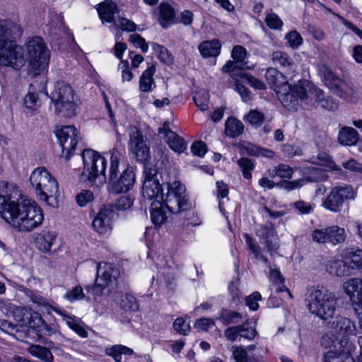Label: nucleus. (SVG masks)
<instances>
[{
    "instance_id": "nucleus-38",
    "label": "nucleus",
    "mask_w": 362,
    "mask_h": 362,
    "mask_svg": "<svg viewBox=\"0 0 362 362\" xmlns=\"http://www.w3.org/2000/svg\"><path fill=\"white\" fill-rule=\"evenodd\" d=\"M345 259L347 260L352 271L362 269V250L347 251L345 254Z\"/></svg>"
},
{
    "instance_id": "nucleus-22",
    "label": "nucleus",
    "mask_w": 362,
    "mask_h": 362,
    "mask_svg": "<svg viewBox=\"0 0 362 362\" xmlns=\"http://www.w3.org/2000/svg\"><path fill=\"white\" fill-rule=\"evenodd\" d=\"M22 35L20 26L11 21L0 20V47L8 40L18 38Z\"/></svg>"
},
{
    "instance_id": "nucleus-37",
    "label": "nucleus",
    "mask_w": 362,
    "mask_h": 362,
    "mask_svg": "<svg viewBox=\"0 0 362 362\" xmlns=\"http://www.w3.org/2000/svg\"><path fill=\"white\" fill-rule=\"evenodd\" d=\"M225 132L230 137H236L243 132V123L234 117H229L225 124Z\"/></svg>"
},
{
    "instance_id": "nucleus-51",
    "label": "nucleus",
    "mask_w": 362,
    "mask_h": 362,
    "mask_svg": "<svg viewBox=\"0 0 362 362\" xmlns=\"http://www.w3.org/2000/svg\"><path fill=\"white\" fill-rule=\"evenodd\" d=\"M274 172L275 173V175L282 178L290 179L292 177L293 170L291 167L281 163L275 167Z\"/></svg>"
},
{
    "instance_id": "nucleus-33",
    "label": "nucleus",
    "mask_w": 362,
    "mask_h": 362,
    "mask_svg": "<svg viewBox=\"0 0 362 362\" xmlns=\"http://www.w3.org/2000/svg\"><path fill=\"white\" fill-rule=\"evenodd\" d=\"M54 310L60 316H62V320L65 322L66 325H68L76 333H77L80 337L83 338L87 337V331L84 329L83 327L78 324L74 317L66 315L64 311L59 309H54Z\"/></svg>"
},
{
    "instance_id": "nucleus-32",
    "label": "nucleus",
    "mask_w": 362,
    "mask_h": 362,
    "mask_svg": "<svg viewBox=\"0 0 362 362\" xmlns=\"http://www.w3.org/2000/svg\"><path fill=\"white\" fill-rule=\"evenodd\" d=\"M28 351L33 356L43 362H52L54 356L50 350L45 346L32 344L28 348Z\"/></svg>"
},
{
    "instance_id": "nucleus-34",
    "label": "nucleus",
    "mask_w": 362,
    "mask_h": 362,
    "mask_svg": "<svg viewBox=\"0 0 362 362\" xmlns=\"http://www.w3.org/2000/svg\"><path fill=\"white\" fill-rule=\"evenodd\" d=\"M134 351L125 346L117 344L107 348L105 350V354L112 356L116 362H122V356H131Z\"/></svg>"
},
{
    "instance_id": "nucleus-45",
    "label": "nucleus",
    "mask_w": 362,
    "mask_h": 362,
    "mask_svg": "<svg viewBox=\"0 0 362 362\" xmlns=\"http://www.w3.org/2000/svg\"><path fill=\"white\" fill-rule=\"evenodd\" d=\"M323 79L326 86H327L329 88H339L341 87V83H343V81L339 78L337 77L334 73H332L329 69H326L325 71Z\"/></svg>"
},
{
    "instance_id": "nucleus-13",
    "label": "nucleus",
    "mask_w": 362,
    "mask_h": 362,
    "mask_svg": "<svg viewBox=\"0 0 362 362\" xmlns=\"http://www.w3.org/2000/svg\"><path fill=\"white\" fill-rule=\"evenodd\" d=\"M328 327L334 336L336 340H339L340 346L343 343L347 344V339L350 336L357 334L356 324L349 318L343 316H337L329 321Z\"/></svg>"
},
{
    "instance_id": "nucleus-56",
    "label": "nucleus",
    "mask_w": 362,
    "mask_h": 362,
    "mask_svg": "<svg viewBox=\"0 0 362 362\" xmlns=\"http://www.w3.org/2000/svg\"><path fill=\"white\" fill-rule=\"evenodd\" d=\"M94 198L93 194L90 190H83L76 196V202L81 206H86L88 202H91Z\"/></svg>"
},
{
    "instance_id": "nucleus-46",
    "label": "nucleus",
    "mask_w": 362,
    "mask_h": 362,
    "mask_svg": "<svg viewBox=\"0 0 362 362\" xmlns=\"http://www.w3.org/2000/svg\"><path fill=\"white\" fill-rule=\"evenodd\" d=\"M134 202V199L130 196H122L119 197L115 204L110 205L113 207L115 211L126 210L129 209Z\"/></svg>"
},
{
    "instance_id": "nucleus-19",
    "label": "nucleus",
    "mask_w": 362,
    "mask_h": 362,
    "mask_svg": "<svg viewBox=\"0 0 362 362\" xmlns=\"http://www.w3.org/2000/svg\"><path fill=\"white\" fill-rule=\"evenodd\" d=\"M158 133L164 135L169 147L175 152L182 153L187 148V143L183 138L170 129L169 122H164L163 127L159 128Z\"/></svg>"
},
{
    "instance_id": "nucleus-60",
    "label": "nucleus",
    "mask_w": 362,
    "mask_h": 362,
    "mask_svg": "<svg viewBox=\"0 0 362 362\" xmlns=\"http://www.w3.org/2000/svg\"><path fill=\"white\" fill-rule=\"evenodd\" d=\"M242 79L245 80L252 87L255 89L263 90L266 88L264 83L255 76L245 73Z\"/></svg>"
},
{
    "instance_id": "nucleus-52",
    "label": "nucleus",
    "mask_w": 362,
    "mask_h": 362,
    "mask_svg": "<svg viewBox=\"0 0 362 362\" xmlns=\"http://www.w3.org/2000/svg\"><path fill=\"white\" fill-rule=\"evenodd\" d=\"M173 328L180 334L186 335L190 329V326L186 320L182 317H178L173 323Z\"/></svg>"
},
{
    "instance_id": "nucleus-30",
    "label": "nucleus",
    "mask_w": 362,
    "mask_h": 362,
    "mask_svg": "<svg viewBox=\"0 0 362 362\" xmlns=\"http://www.w3.org/2000/svg\"><path fill=\"white\" fill-rule=\"evenodd\" d=\"M221 44L218 40L204 41L199 45V50L203 57H216L220 54Z\"/></svg>"
},
{
    "instance_id": "nucleus-43",
    "label": "nucleus",
    "mask_w": 362,
    "mask_h": 362,
    "mask_svg": "<svg viewBox=\"0 0 362 362\" xmlns=\"http://www.w3.org/2000/svg\"><path fill=\"white\" fill-rule=\"evenodd\" d=\"M323 362H355V361L351 356H344L331 349L325 354Z\"/></svg>"
},
{
    "instance_id": "nucleus-64",
    "label": "nucleus",
    "mask_w": 362,
    "mask_h": 362,
    "mask_svg": "<svg viewBox=\"0 0 362 362\" xmlns=\"http://www.w3.org/2000/svg\"><path fill=\"white\" fill-rule=\"evenodd\" d=\"M294 207L299 213L302 214H308L310 213L314 208V206L311 204L307 203L304 201L300 200L293 204Z\"/></svg>"
},
{
    "instance_id": "nucleus-3",
    "label": "nucleus",
    "mask_w": 362,
    "mask_h": 362,
    "mask_svg": "<svg viewBox=\"0 0 362 362\" xmlns=\"http://www.w3.org/2000/svg\"><path fill=\"white\" fill-rule=\"evenodd\" d=\"M110 153V165L107 177L110 191L113 194L127 193L134 185L135 175L132 170L127 168L118 176L119 163L126 153L125 148L121 144H117Z\"/></svg>"
},
{
    "instance_id": "nucleus-41",
    "label": "nucleus",
    "mask_w": 362,
    "mask_h": 362,
    "mask_svg": "<svg viewBox=\"0 0 362 362\" xmlns=\"http://www.w3.org/2000/svg\"><path fill=\"white\" fill-rule=\"evenodd\" d=\"M238 166L240 168L243 176L245 179H252V171L255 168V163L248 158L243 157L237 160Z\"/></svg>"
},
{
    "instance_id": "nucleus-9",
    "label": "nucleus",
    "mask_w": 362,
    "mask_h": 362,
    "mask_svg": "<svg viewBox=\"0 0 362 362\" xmlns=\"http://www.w3.org/2000/svg\"><path fill=\"white\" fill-rule=\"evenodd\" d=\"M119 276V270L112 264L100 262L97 265L95 284L93 286H87L86 290L96 298L97 296L102 295L106 287L114 284Z\"/></svg>"
},
{
    "instance_id": "nucleus-48",
    "label": "nucleus",
    "mask_w": 362,
    "mask_h": 362,
    "mask_svg": "<svg viewBox=\"0 0 362 362\" xmlns=\"http://www.w3.org/2000/svg\"><path fill=\"white\" fill-rule=\"evenodd\" d=\"M151 45L153 49L158 54V57L161 61L166 64L171 63L172 57L165 47L155 42L152 43Z\"/></svg>"
},
{
    "instance_id": "nucleus-23",
    "label": "nucleus",
    "mask_w": 362,
    "mask_h": 362,
    "mask_svg": "<svg viewBox=\"0 0 362 362\" xmlns=\"http://www.w3.org/2000/svg\"><path fill=\"white\" fill-rule=\"evenodd\" d=\"M265 78L268 84L275 90L276 93L284 85L288 84L284 74L274 67H269L267 69Z\"/></svg>"
},
{
    "instance_id": "nucleus-59",
    "label": "nucleus",
    "mask_w": 362,
    "mask_h": 362,
    "mask_svg": "<svg viewBox=\"0 0 362 362\" xmlns=\"http://www.w3.org/2000/svg\"><path fill=\"white\" fill-rule=\"evenodd\" d=\"M247 119L251 124L259 126L263 122L264 115L257 110H252L248 113Z\"/></svg>"
},
{
    "instance_id": "nucleus-10",
    "label": "nucleus",
    "mask_w": 362,
    "mask_h": 362,
    "mask_svg": "<svg viewBox=\"0 0 362 362\" xmlns=\"http://www.w3.org/2000/svg\"><path fill=\"white\" fill-rule=\"evenodd\" d=\"M26 60L23 48L18 45L14 40H8L0 47V66L20 70L25 66Z\"/></svg>"
},
{
    "instance_id": "nucleus-28",
    "label": "nucleus",
    "mask_w": 362,
    "mask_h": 362,
    "mask_svg": "<svg viewBox=\"0 0 362 362\" xmlns=\"http://www.w3.org/2000/svg\"><path fill=\"white\" fill-rule=\"evenodd\" d=\"M359 139L357 131L353 127H344L338 134V141L344 146H354Z\"/></svg>"
},
{
    "instance_id": "nucleus-15",
    "label": "nucleus",
    "mask_w": 362,
    "mask_h": 362,
    "mask_svg": "<svg viewBox=\"0 0 362 362\" xmlns=\"http://www.w3.org/2000/svg\"><path fill=\"white\" fill-rule=\"evenodd\" d=\"M346 235L343 228L332 226L325 228L315 229L311 233L312 240L317 243H332L338 244L343 243Z\"/></svg>"
},
{
    "instance_id": "nucleus-55",
    "label": "nucleus",
    "mask_w": 362,
    "mask_h": 362,
    "mask_svg": "<svg viewBox=\"0 0 362 362\" xmlns=\"http://www.w3.org/2000/svg\"><path fill=\"white\" fill-rule=\"evenodd\" d=\"M129 41L134 44L136 47H140L144 52H146L148 45L146 40L139 34H132L130 35Z\"/></svg>"
},
{
    "instance_id": "nucleus-1",
    "label": "nucleus",
    "mask_w": 362,
    "mask_h": 362,
    "mask_svg": "<svg viewBox=\"0 0 362 362\" xmlns=\"http://www.w3.org/2000/svg\"><path fill=\"white\" fill-rule=\"evenodd\" d=\"M0 214L11 227L20 232H30L44 219L42 211L35 202L23 199L18 187L0 182Z\"/></svg>"
},
{
    "instance_id": "nucleus-58",
    "label": "nucleus",
    "mask_w": 362,
    "mask_h": 362,
    "mask_svg": "<svg viewBox=\"0 0 362 362\" xmlns=\"http://www.w3.org/2000/svg\"><path fill=\"white\" fill-rule=\"evenodd\" d=\"M247 50L246 49L241 45L235 46L231 52V56L233 58L234 61L237 62H242L246 57Z\"/></svg>"
},
{
    "instance_id": "nucleus-35",
    "label": "nucleus",
    "mask_w": 362,
    "mask_h": 362,
    "mask_svg": "<svg viewBox=\"0 0 362 362\" xmlns=\"http://www.w3.org/2000/svg\"><path fill=\"white\" fill-rule=\"evenodd\" d=\"M160 17L159 22L163 28L168 27L169 21L174 19L175 13L174 8L167 3H161L159 6Z\"/></svg>"
},
{
    "instance_id": "nucleus-50",
    "label": "nucleus",
    "mask_w": 362,
    "mask_h": 362,
    "mask_svg": "<svg viewBox=\"0 0 362 362\" xmlns=\"http://www.w3.org/2000/svg\"><path fill=\"white\" fill-rule=\"evenodd\" d=\"M64 298L70 302L74 300H79L85 297L84 292L81 286H76L74 287L71 291L66 292L64 296Z\"/></svg>"
},
{
    "instance_id": "nucleus-61",
    "label": "nucleus",
    "mask_w": 362,
    "mask_h": 362,
    "mask_svg": "<svg viewBox=\"0 0 362 362\" xmlns=\"http://www.w3.org/2000/svg\"><path fill=\"white\" fill-rule=\"evenodd\" d=\"M342 166L346 170L362 174V163H358L354 158L344 162Z\"/></svg>"
},
{
    "instance_id": "nucleus-18",
    "label": "nucleus",
    "mask_w": 362,
    "mask_h": 362,
    "mask_svg": "<svg viewBox=\"0 0 362 362\" xmlns=\"http://www.w3.org/2000/svg\"><path fill=\"white\" fill-rule=\"evenodd\" d=\"M343 289L352 304L362 309V279L351 278L343 284Z\"/></svg>"
},
{
    "instance_id": "nucleus-17",
    "label": "nucleus",
    "mask_w": 362,
    "mask_h": 362,
    "mask_svg": "<svg viewBox=\"0 0 362 362\" xmlns=\"http://www.w3.org/2000/svg\"><path fill=\"white\" fill-rule=\"evenodd\" d=\"M257 235L267 247L268 252L272 255L279 248V241L276 232L273 226L262 225L257 230Z\"/></svg>"
},
{
    "instance_id": "nucleus-26",
    "label": "nucleus",
    "mask_w": 362,
    "mask_h": 362,
    "mask_svg": "<svg viewBox=\"0 0 362 362\" xmlns=\"http://www.w3.org/2000/svg\"><path fill=\"white\" fill-rule=\"evenodd\" d=\"M98 11L102 21L112 23L115 20V14L118 13V8L115 2L105 0L98 4Z\"/></svg>"
},
{
    "instance_id": "nucleus-49",
    "label": "nucleus",
    "mask_w": 362,
    "mask_h": 362,
    "mask_svg": "<svg viewBox=\"0 0 362 362\" xmlns=\"http://www.w3.org/2000/svg\"><path fill=\"white\" fill-rule=\"evenodd\" d=\"M302 85L305 86L307 88L308 91V98H315V100L317 102H320V99L324 98V93L322 90L318 88L314 87L312 84H310L307 81H303Z\"/></svg>"
},
{
    "instance_id": "nucleus-42",
    "label": "nucleus",
    "mask_w": 362,
    "mask_h": 362,
    "mask_svg": "<svg viewBox=\"0 0 362 362\" xmlns=\"http://www.w3.org/2000/svg\"><path fill=\"white\" fill-rule=\"evenodd\" d=\"M193 99L200 110L205 111L208 109L209 101V93L208 91L206 90L197 91Z\"/></svg>"
},
{
    "instance_id": "nucleus-21",
    "label": "nucleus",
    "mask_w": 362,
    "mask_h": 362,
    "mask_svg": "<svg viewBox=\"0 0 362 362\" xmlns=\"http://www.w3.org/2000/svg\"><path fill=\"white\" fill-rule=\"evenodd\" d=\"M13 313L15 320L18 322V328L23 329L22 333L28 331L29 328L35 327L34 317H38L37 313L33 316L30 310L20 306L15 308Z\"/></svg>"
},
{
    "instance_id": "nucleus-53",
    "label": "nucleus",
    "mask_w": 362,
    "mask_h": 362,
    "mask_svg": "<svg viewBox=\"0 0 362 362\" xmlns=\"http://www.w3.org/2000/svg\"><path fill=\"white\" fill-rule=\"evenodd\" d=\"M267 25L272 29H281L283 25L282 21L274 13H268L265 18Z\"/></svg>"
},
{
    "instance_id": "nucleus-54",
    "label": "nucleus",
    "mask_w": 362,
    "mask_h": 362,
    "mask_svg": "<svg viewBox=\"0 0 362 362\" xmlns=\"http://www.w3.org/2000/svg\"><path fill=\"white\" fill-rule=\"evenodd\" d=\"M24 103L27 108L35 110L40 106V102L35 93H28L25 98Z\"/></svg>"
},
{
    "instance_id": "nucleus-7",
    "label": "nucleus",
    "mask_w": 362,
    "mask_h": 362,
    "mask_svg": "<svg viewBox=\"0 0 362 362\" xmlns=\"http://www.w3.org/2000/svg\"><path fill=\"white\" fill-rule=\"evenodd\" d=\"M26 51L30 70L40 74L45 70L49 62V50L40 37H34L28 40Z\"/></svg>"
},
{
    "instance_id": "nucleus-39",
    "label": "nucleus",
    "mask_w": 362,
    "mask_h": 362,
    "mask_svg": "<svg viewBox=\"0 0 362 362\" xmlns=\"http://www.w3.org/2000/svg\"><path fill=\"white\" fill-rule=\"evenodd\" d=\"M225 325L237 324L241 322L242 315L236 311L228 309H222L218 318Z\"/></svg>"
},
{
    "instance_id": "nucleus-40",
    "label": "nucleus",
    "mask_w": 362,
    "mask_h": 362,
    "mask_svg": "<svg viewBox=\"0 0 362 362\" xmlns=\"http://www.w3.org/2000/svg\"><path fill=\"white\" fill-rule=\"evenodd\" d=\"M0 330L13 335L16 339H23V334H22L21 329L18 328V326L13 325L8 320H0Z\"/></svg>"
},
{
    "instance_id": "nucleus-24",
    "label": "nucleus",
    "mask_w": 362,
    "mask_h": 362,
    "mask_svg": "<svg viewBox=\"0 0 362 362\" xmlns=\"http://www.w3.org/2000/svg\"><path fill=\"white\" fill-rule=\"evenodd\" d=\"M56 237L57 235L54 232L42 230L35 235V245L40 251L47 252L50 251Z\"/></svg>"
},
{
    "instance_id": "nucleus-29",
    "label": "nucleus",
    "mask_w": 362,
    "mask_h": 362,
    "mask_svg": "<svg viewBox=\"0 0 362 362\" xmlns=\"http://www.w3.org/2000/svg\"><path fill=\"white\" fill-rule=\"evenodd\" d=\"M271 60L274 66L286 69H291L294 66V61L286 52L277 50L271 54Z\"/></svg>"
},
{
    "instance_id": "nucleus-57",
    "label": "nucleus",
    "mask_w": 362,
    "mask_h": 362,
    "mask_svg": "<svg viewBox=\"0 0 362 362\" xmlns=\"http://www.w3.org/2000/svg\"><path fill=\"white\" fill-rule=\"evenodd\" d=\"M262 299L261 294L259 292H254L250 296L246 297V305L252 310H257L259 308L258 301Z\"/></svg>"
},
{
    "instance_id": "nucleus-14",
    "label": "nucleus",
    "mask_w": 362,
    "mask_h": 362,
    "mask_svg": "<svg viewBox=\"0 0 362 362\" xmlns=\"http://www.w3.org/2000/svg\"><path fill=\"white\" fill-rule=\"evenodd\" d=\"M56 136L62 148V156L68 160L74 154L78 143L77 130L72 125L64 126L56 132Z\"/></svg>"
},
{
    "instance_id": "nucleus-12",
    "label": "nucleus",
    "mask_w": 362,
    "mask_h": 362,
    "mask_svg": "<svg viewBox=\"0 0 362 362\" xmlns=\"http://www.w3.org/2000/svg\"><path fill=\"white\" fill-rule=\"evenodd\" d=\"M276 94L279 100L286 108L296 110L298 106V99H306L308 91L306 87L300 82L294 86H291L288 84L284 85L279 90H277Z\"/></svg>"
},
{
    "instance_id": "nucleus-2",
    "label": "nucleus",
    "mask_w": 362,
    "mask_h": 362,
    "mask_svg": "<svg viewBox=\"0 0 362 362\" xmlns=\"http://www.w3.org/2000/svg\"><path fill=\"white\" fill-rule=\"evenodd\" d=\"M167 193H163L158 180H147L144 181L142 194L144 198L149 200H160L165 202L170 213L178 214L189 211L192 206L186 197L185 187L180 182L174 180L173 182L166 181Z\"/></svg>"
},
{
    "instance_id": "nucleus-16",
    "label": "nucleus",
    "mask_w": 362,
    "mask_h": 362,
    "mask_svg": "<svg viewBox=\"0 0 362 362\" xmlns=\"http://www.w3.org/2000/svg\"><path fill=\"white\" fill-rule=\"evenodd\" d=\"M116 216L117 213L112 206L104 205L94 218L92 226L98 233H107L111 230L112 221Z\"/></svg>"
},
{
    "instance_id": "nucleus-11",
    "label": "nucleus",
    "mask_w": 362,
    "mask_h": 362,
    "mask_svg": "<svg viewBox=\"0 0 362 362\" xmlns=\"http://www.w3.org/2000/svg\"><path fill=\"white\" fill-rule=\"evenodd\" d=\"M356 192L350 185L337 186L332 189L323 200L322 206L332 212L341 211L345 199H353Z\"/></svg>"
},
{
    "instance_id": "nucleus-47",
    "label": "nucleus",
    "mask_w": 362,
    "mask_h": 362,
    "mask_svg": "<svg viewBox=\"0 0 362 362\" xmlns=\"http://www.w3.org/2000/svg\"><path fill=\"white\" fill-rule=\"evenodd\" d=\"M289 46L293 49H297L303 43V37L296 30H292L285 36Z\"/></svg>"
},
{
    "instance_id": "nucleus-5",
    "label": "nucleus",
    "mask_w": 362,
    "mask_h": 362,
    "mask_svg": "<svg viewBox=\"0 0 362 362\" xmlns=\"http://www.w3.org/2000/svg\"><path fill=\"white\" fill-rule=\"evenodd\" d=\"M30 182L37 197L48 205L54 206L59 195V185L49 172L43 167L37 168L33 171Z\"/></svg>"
},
{
    "instance_id": "nucleus-8",
    "label": "nucleus",
    "mask_w": 362,
    "mask_h": 362,
    "mask_svg": "<svg viewBox=\"0 0 362 362\" xmlns=\"http://www.w3.org/2000/svg\"><path fill=\"white\" fill-rule=\"evenodd\" d=\"M82 158L84 165L83 175L87 177V180L92 182L98 179L100 183L105 182L107 180L106 159L92 149L84 150Z\"/></svg>"
},
{
    "instance_id": "nucleus-27",
    "label": "nucleus",
    "mask_w": 362,
    "mask_h": 362,
    "mask_svg": "<svg viewBox=\"0 0 362 362\" xmlns=\"http://www.w3.org/2000/svg\"><path fill=\"white\" fill-rule=\"evenodd\" d=\"M156 72L155 65L149 66L141 74L139 78V90L142 92H150L156 87L153 75Z\"/></svg>"
},
{
    "instance_id": "nucleus-36",
    "label": "nucleus",
    "mask_w": 362,
    "mask_h": 362,
    "mask_svg": "<svg viewBox=\"0 0 362 362\" xmlns=\"http://www.w3.org/2000/svg\"><path fill=\"white\" fill-rule=\"evenodd\" d=\"M238 64L239 62L236 61L229 60L221 69L223 72L229 74L230 76L236 82L241 80L245 74V72L241 70Z\"/></svg>"
},
{
    "instance_id": "nucleus-4",
    "label": "nucleus",
    "mask_w": 362,
    "mask_h": 362,
    "mask_svg": "<svg viewBox=\"0 0 362 362\" xmlns=\"http://www.w3.org/2000/svg\"><path fill=\"white\" fill-rule=\"evenodd\" d=\"M308 310L322 320L332 317L336 310L337 298L334 293L324 288H310L305 295Z\"/></svg>"
},
{
    "instance_id": "nucleus-25",
    "label": "nucleus",
    "mask_w": 362,
    "mask_h": 362,
    "mask_svg": "<svg viewBox=\"0 0 362 362\" xmlns=\"http://www.w3.org/2000/svg\"><path fill=\"white\" fill-rule=\"evenodd\" d=\"M165 202L160 200L153 201L151 203V216L152 222L156 226H160L167 218V211Z\"/></svg>"
},
{
    "instance_id": "nucleus-31",
    "label": "nucleus",
    "mask_w": 362,
    "mask_h": 362,
    "mask_svg": "<svg viewBox=\"0 0 362 362\" xmlns=\"http://www.w3.org/2000/svg\"><path fill=\"white\" fill-rule=\"evenodd\" d=\"M327 270L329 274L337 276H349L353 274L346 259L345 261L337 259L331 262Z\"/></svg>"
},
{
    "instance_id": "nucleus-20",
    "label": "nucleus",
    "mask_w": 362,
    "mask_h": 362,
    "mask_svg": "<svg viewBox=\"0 0 362 362\" xmlns=\"http://www.w3.org/2000/svg\"><path fill=\"white\" fill-rule=\"evenodd\" d=\"M130 146L132 152L139 160H144L148 156V148L144 140L143 135L136 129H132L130 133Z\"/></svg>"
},
{
    "instance_id": "nucleus-63",
    "label": "nucleus",
    "mask_w": 362,
    "mask_h": 362,
    "mask_svg": "<svg viewBox=\"0 0 362 362\" xmlns=\"http://www.w3.org/2000/svg\"><path fill=\"white\" fill-rule=\"evenodd\" d=\"M224 336L230 341H235L240 337V326L228 327L224 332Z\"/></svg>"
},
{
    "instance_id": "nucleus-62",
    "label": "nucleus",
    "mask_w": 362,
    "mask_h": 362,
    "mask_svg": "<svg viewBox=\"0 0 362 362\" xmlns=\"http://www.w3.org/2000/svg\"><path fill=\"white\" fill-rule=\"evenodd\" d=\"M206 145L202 141H197L192 144L191 151L194 155L202 157L206 152Z\"/></svg>"
},
{
    "instance_id": "nucleus-44",
    "label": "nucleus",
    "mask_w": 362,
    "mask_h": 362,
    "mask_svg": "<svg viewBox=\"0 0 362 362\" xmlns=\"http://www.w3.org/2000/svg\"><path fill=\"white\" fill-rule=\"evenodd\" d=\"M240 337L247 339L249 340L253 339L256 334L257 331L251 322L247 320L243 324L240 325Z\"/></svg>"
},
{
    "instance_id": "nucleus-6",
    "label": "nucleus",
    "mask_w": 362,
    "mask_h": 362,
    "mask_svg": "<svg viewBox=\"0 0 362 362\" xmlns=\"http://www.w3.org/2000/svg\"><path fill=\"white\" fill-rule=\"evenodd\" d=\"M49 97L56 114L64 117L76 115L74 93L69 84L63 81L57 82Z\"/></svg>"
}]
</instances>
